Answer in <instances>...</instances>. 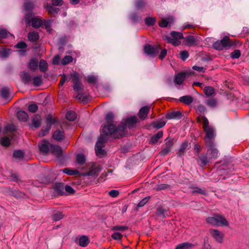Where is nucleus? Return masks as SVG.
Returning <instances> with one entry per match:
<instances>
[{"label": "nucleus", "mask_w": 249, "mask_h": 249, "mask_svg": "<svg viewBox=\"0 0 249 249\" xmlns=\"http://www.w3.org/2000/svg\"><path fill=\"white\" fill-rule=\"evenodd\" d=\"M123 126H120L115 129V125L113 124H105L101 129V134L96 143L95 151L97 155H103L104 153L102 149L105 146L106 142L108 140V136L115 139H120L124 136V131Z\"/></svg>", "instance_id": "1"}, {"label": "nucleus", "mask_w": 249, "mask_h": 249, "mask_svg": "<svg viewBox=\"0 0 249 249\" xmlns=\"http://www.w3.org/2000/svg\"><path fill=\"white\" fill-rule=\"evenodd\" d=\"M123 126H120L115 129V125L113 124H105L101 129V134L96 143L95 151L97 155H103L104 153L102 149L105 146L106 142L108 140V136L115 139H120L124 136V131Z\"/></svg>", "instance_id": "2"}, {"label": "nucleus", "mask_w": 249, "mask_h": 249, "mask_svg": "<svg viewBox=\"0 0 249 249\" xmlns=\"http://www.w3.org/2000/svg\"><path fill=\"white\" fill-rule=\"evenodd\" d=\"M232 44L229 37L225 36L222 39L215 42L213 44V47L215 50H222L225 48H229Z\"/></svg>", "instance_id": "3"}, {"label": "nucleus", "mask_w": 249, "mask_h": 249, "mask_svg": "<svg viewBox=\"0 0 249 249\" xmlns=\"http://www.w3.org/2000/svg\"><path fill=\"white\" fill-rule=\"evenodd\" d=\"M137 123V118L136 116H134L129 118H128L126 119L125 122L122 123L121 124H119L117 126L115 125V129H118L120 126H123L124 128V136H125L128 133L127 131V128H129V129L133 128L135 125Z\"/></svg>", "instance_id": "4"}, {"label": "nucleus", "mask_w": 249, "mask_h": 249, "mask_svg": "<svg viewBox=\"0 0 249 249\" xmlns=\"http://www.w3.org/2000/svg\"><path fill=\"white\" fill-rule=\"evenodd\" d=\"M206 221L213 225L216 226H228V222L223 217L218 215H215L213 217H209L206 218Z\"/></svg>", "instance_id": "5"}, {"label": "nucleus", "mask_w": 249, "mask_h": 249, "mask_svg": "<svg viewBox=\"0 0 249 249\" xmlns=\"http://www.w3.org/2000/svg\"><path fill=\"white\" fill-rule=\"evenodd\" d=\"M205 133V142L206 145H211L214 142V139L216 136L214 128L213 126L204 129Z\"/></svg>", "instance_id": "6"}, {"label": "nucleus", "mask_w": 249, "mask_h": 249, "mask_svg": "<svg viewBox=\"0 0 249 249\" xmlns=\"http://www.w3.org/2000/svg\"><path fill=\"white\" fill-rule=\"evenodd\" d=\"M160 49L159 45L152 46L150 44H146L143 49L144 53L152 57H155L159 53Z\"/></svg>", "instance_id": "7"}, {"label": "nucleus", "mask_w": 249, "mask_h": 249, "mask_svg": "<svg viewBox=\"0 0 249 249\" xmlns=\"http://www.w3.org/2000/svg\"><path fill=\"white\" fill-rule=\"evenodd\" d=\"M208 148L207 154L209 156L211 160L216 159L218 157V151L215 148V143L213 142L211 145H206Z\"/></svg>", "instance_id": "8"}, {"label": "nucleus", "mask_w": 249, "mask_h": 249, "mask_svg": "<svg viewBox=\"0 0 249 249\" xmlns=\"http://www.w3.org/2000/svg\"><path fill=\"white\" fill-rule=\"evenodd\" d=\"M101 170L100 165L96 166L95 164H93L89 168L88 172L85 173L84 176H98L99 173Z\"/></svg>", "instance_id": "9"}, {"label": "nucleus", "mask_w": 249, "mask_h": 249, "mask_svg": "<svg viewBox=\"0 0 249 249\" xmlns=\"http://www.w3.org/2000/svg\"><path fill=\"white\" fill-rule=\"evenodd\" d=\"M14 37V36L7 30L5 29H0V42L4 43L7 42L5 39Z\"/></svg>", "instance_id": "10"}, {"label": "nucleus", "mask_w": 249, "mask_h": 249, "mask_svg": "<svg viewBox=\"0 0 249 249\" xmlns=\"http://www.w3.org/2000/svg\"><path fill=\"white\" fill-rule=\"evenodd\" d=\"M51 144H52L47 140L42 141L41 143L38 145L40 152L44 154H47L49 151H50Z\"/></svg>", "instance_id": "11"}, {"label": "nucleus", "mask_w": 249, "mask_h": 249, "mask_svg": "<svg viewBox=\"0 0 249 249\" xmlns=\"http://www.w3.org/2000/svg\"><path fill=\"white\" fill-rule=\"evenodd\" d=\"M50 152L55 155L57 158H59L62 156V149L60 146L52 144L50 147Z\"/></svg>", "instance_id": "12"}, {"label": "nucleus", "mask_w": 249, "mask_h": 249, "mask_svg": "<svg viewBox=\"0 0 249 249\" xmlns=\"http://www.w3.org/2000/svg\"><path fill=\"white\" fill-rule=\"evenodd\" d=\"M150 106H144L141 108L138 113V116L142 120L145 119L150 109Z\"/></svg>", "instance_id": "13"}, {"label": "nucleus", "mask_w": 249, "mask_h": 249, "mask_svg": "<svg viewBox=\"0 0 249 249\" xmlns=\"http://www.w3.org/2000/svg\"><path fill=\"white\" fill-rule=\"evenodd\" d=\"M207 154H203L199 157L198 162L199 163V165L201 167L206 165L208 163L211 162V159L207 156Z\"/></svg>", "instance_id": "14"}, {"label": "nucleus", "mask_w": 249, "mask_h": 249, "mask_svg": "<svg viewBox=\"0 0 249 249\" xmlns=\"http://www.w3.org/2000/svg\"><path fill=\"white\" fill-rule=\"evenodd\" d=\"M210 232L212 236L218 242L221 243L223 240V234L217 230L211 229Z\"/></svg>", "instance_id": "15"}, {"label": "nucleus", "mask_w": 249, "mask_h": 249, "mask_svg": "<svg viewBox=\"0 0 249 249\" xmlns=\"http://www.w3.org/2000/svg\"><path fill=\"white\" fill-rule=\"evenodd\" d=\"M184 40L189 46H194L197 44L196 38L193 36H187L184 38Z\"/></svg>", "instance_id": "16"}, {"label": "nucleus", "mask_w": 249, "mask_h": 249, "mask_svg": "<svg viewBox=\"0 0 249 249\" xmlns=\"http://www.w3.org/2000/svg\"><path fill=\"white\" fill-rule=\"evenodd\" d=\"M182 113L179 111H172L166 114V118L168 119L179 120L182 118Z\"/></svg>", "instance_id": "17"}, {"label": "nucleus", "mask_w": 249, "mask_h": 249, "mask_svg": "<svg viewBox=\"0 0 249 249\" xmlns=\"http://www.w3.org/2000/svg\"><path fill=\"white\" fill-rule=\"evenodd\" d=\"M65 134L64 131L57 129L53 134V138L58 142L61 141L64 138Z\"/></svg>", "instance_id": "18"}, {"label": "nucleus", "mask_w": 249, "mask_h": 249, "mask_svg": "<svg viewBox=\"0 0 249 249\" xmlns=\"http://www.w3.org/2000/svg\"><path fill=\"white\" fill-rule=\"evenodd\" d=\"M186 77V73L183 72L178 73L175 77V82L178 85H181Z\"/></svg>", "instance_id": "19"}, {"label": "nucleus", "mask_w": 249, "mask_h": 249, "mask_svg": "<svg viewBox=\"0 0 249 249\" xmlns=\"http://www.w3.org/2000/svg\"><path fill=\"white\" fill-rule=\"evenodd\" d=\"M43 24V20H41L38 17H34L31 22L30 25L35 28L40 27Z\"/></svg>", "instance_id": "20"}, {"label": "nucleus", "mask_w": 249, "mask_h": 249, "mask_svg": "<svg viewBox=\"0 0 249 249\" xmlns=\"http://www.w3.org/2000/svg\"><path fill=\"white\" fill-rule=\"evenodd\" d=\"M53 6L54 5H53L52 4L49 3H47L45 6V8L50 15L57 14L60 10L59 8L54 7Z\"/></svg>", "instance_id": "21"}, {"label": "nucleus", "mask_w": 249, "mask_h": 249, "mask_svg": "<svg viewBox=\"0 0 249 249\" xmlns=\"http://www.w3.org/2000/svg\"><path fill=\"white\" fill-rule=\"evenodd\" d=\"M189 146V143L187 142H182L180 145L179 149L177 153V155L178 157H182L184 155L185 151L187 149Z\"/></svg>", "instance_id": "22"}, {"label": "nucleus", "mask_w": 249, "mask_h": 249, "mask_svg": "<svg viewBox=\"0 0 249 249\" xmlns=\"http://www.w3.org/2000/svg\"><path fill=\"white\" fill-rule=\"evenodd\" d=\"M28 38L30 41L36 42L39 38L38 33L34 31L30 32L28 35Z\"/></svg>", "instance_id": "23"}, {"label": "nucleus", "mask_w": 249, "mask_h": 249, "mask_svg": "<svg viewBox=\"0 0 249 249\" xmlns=\"http://www.w3.org/2000/svg\"><path fill=\"white\" fill-rule=\"evenodd\" d=\"M54 191L60 196H62L64 194V184L62 183H57L54 187Z\"/></svg>", "instance_id": "24"}, {"label": "nucleus", "mask_w": 249, "mask_h": 249, "mask_svg": "<svg viewBox=\"0 0 249 249\" xmlns=\"http://www.w3.org/2000/svg\"><path fill=\"white\" fill-rule=\"evenodd\" d=\"M41 124V117L39 115L36 114L32 119V125L36 128H38Z\"/></svg>", "instance_id": "25"}, {"label": "nucleus", "mask_w": 249, "mask_h": 249, "mask_svg": "<svg viewBox=\"0 0 249 249\" xmlns=\"http://www.w3.org/2000/svg\"><path fill=\"white\" fill-rule=\"evenodd\" d=\"M173 22V18L172 17H169L167 19L162 18L159 24L160 27L165 28L169 24H170Z\"/></svg>", "instance_id": "26"}, {"label": "nucleus", "mask_w": 249, "mask_h": 249, "mask_svg": "<svg viewBox=\"0 0 249 249\" xmlns=\"http://www.w3.org/2000/svg\"><path fill=\"white\" fill-rule=\"evenodd\" d=\"M11 53L10 49L4 48L2 46H0V57L7 58L9 56Z\"/></svg>", "instance_id": "27"}, {"label": "nucleus", "mask_w": 249, "mask_h": 249, "mask_svg": "<svg viewBox=\"0 0 249 249\" xmlns=\"http://www.w3.org/2000/svg\"><path fill=\"white\" fill-rule=\"evenodd\" d=\"M165 124L166 121L160 119L157 121H154L152 123L151 125L154 128L160 129L163 127Z\"/></svg>", "instance_id": "28"}, {"label": "nucleus", "mask_w": 249, "mask_h": 249, "mask_svg": "<svg viewBox=\"0 0 249 249\" xmlns=\"http://www.w3.org/2000/svg\"><path fill=\"white\" fill-rule=\"evenodd\" d=\"M163 136V131H160L156 135H153L150 140V143L152 144H155L157 143L159 139L162 138Z\"/></svg>", "instance_id": "29"}, {"label": "nucleus", "mask_w": 249, "mask_h": 249, "mask_svg": "<svg viewBox=\"0 0 249 249\" xmlns=\"http://www.w3.org/2000/svg\"><path fill=\"white\" fill-rule=\"evenodd\" d=\"M89 243V237L86 235H82L79 238V245L83 247H86Z\"/></svg>", "instance_id": "30"}, {"label": "nucleus", "mask_w": 249, "mask_h": 249, "mask_svg": "<svg viewBox=\"0 0 249 249\" xmlns=\"http://www.w3.org/2000/svg\"><path fill=\"white\" fill-rule=\"evenodd\" d=\"M192 194H200L201 195H203L205 196L207 195V191L206 188H200L199 187H193V190L192 191Z\"/></svg>", "instance_id": "31"}, {"label": "nucleus", "mask_w": 249, "mask_h": 249, "mask_svg": "<svg viewBox=\"0 0 249 249\" xmlns=\"http://www.w3.org/2000/svg\"><path fill=\"white\" fill-rule=\"evenodd\" d=\"M194 245L189 242H184L178 245L175 249H190L193 247Z\"/></svg>", "instance_id": "32"}, {"label": "nucleus", "mask_w": 249, "mask_h": 249, "mask_svg": "<svg viewBox=\"0 0 249 249\" xmlns=\"http://www.w3.org/2000/svg\"><path fill=\"white\" fill-rule=\"evenodd\" d=\"M179 100L186 105H190L193 101L192 97L190 95L181 96L179 98Z\"/></svg>", "instance_id": "33"}, {"label": "nucleus", "mask_w": 249, "mask_h": 249, "mask_svg": "<svg viewBox=\"0 0 249 249\" xmlns=\"http://www.w3.org/2000/svg\"><path fill=\"white\" fill-rule=\"evenodd\" d=\"M17 117L19 120L25 122L27 120L28 115L25 111L19 110L17 112Z\"/></svg>", "instance_id": "34"}, {"label": "nucleus", "mask_w": 249, "mask_h": 249, "mask_svg": "<svg viewBox=\"0 0 249 249\" xmlns=\"http://www.w3.org/2000/svg\"><path fill=\"white\" fill-rule=\"evenodd\" d=\"M22 81L25 84H28L32 80V77L26 71H23L21 74Z\"/></svg>", "instance_id": "35"}, {"label": "nucleus", "mask_w": 249, "mask_h": 249, "mask_svg": "<svg viewBox=\"0 0 249 249\" xmlns=\"http://www.w3.org/2000/svg\"><path fill=\"white\" fill-rule=\"evenodd\" d=\"M157 214L161 217L165 218L168 216V212L162 207H159L157 209Z\"/></svg>", "instance_id": "36"}, {"label": "nucleus", "mask_w": 249, "mask_h": 249, "mask_svg": "<svg viewBox=\"0 0 249 249\" xmlns=\"http://www.w3.org/2000/svg\"><path fill=\"white\" fill-rule=\"evenodd\" d=\"M39 70L41 72H45L48 70V64L46 61L41 59L39 64Z\"/></svg>", "instance_id": "37"}, {"label": "nucleus", "mask_w": 249, "mask_h": 249, "mask_svg": "<svg viewBox=\"0 0 249 249\" xmlns=\"http://www.w3.org/2000/svg\"><path fill=\"white\" fill-rule=\"evenodd\" d=\"M214 89L212 87H206L204 88V92L206 95L212 96L214 95Z\"/></svg>", "instance_id": "38"}, {"label": "nucleus", "mask_w": 249, "mask_h": 249, "mask_svg": "<svg viewBox=\"0 0 249 249\" xmlns=\"http://www.w3.org/2000/svg\"><path fill=\"white\" fill-rule=\"evenodd\" d=\"M73 89L76 92H82L84 90V86L81 81L74 83L73 86Z\"/></svg>", "instance_id": "39"}, {"label": "nucleus", "mask_w": 249, "mask_h": 249, "mask_svg": "<svg viewBox=\"0 0 249 249\" xmlns=\"http://www.w3.org/2000/svg\"><path fill=\"white\" fill-rule=\"evenodd\" d=\"M64 217V215L62 214V212L60 211H57L54 213L52 215V219L54 221H57L62 219Z\"/></svg>", "instance_id": "40"}, {"label": "nucleus", "mask_w": 249, "mask_h": 249, "mask_svg": "<svg viewBox=\"0 0 249 249\" xmlns=\"http://www.w3.org/2000/svg\"><path fill=\"white\" fill-rule=\"evenodd\" d=\"M33 84L36 86H39L42 83V76L41 75H37L33 78Z\"/></svg>", "instance_id": "41"}, {"label": "nucleus", "mask_w": 249, "mask_h": 249, "mask_svg": "<svg viewBox=\"0 0 249 249\" xmlns=\"http://www.w3.org/2000/svg\"><path fill=\"white\" fill-rule=\"evenodd\" d=\"M0 95L1 97L4 99H7L9 98V90L7 87H5L2 89Z\"/></svg>", "instance_id": "42"}, {"label": "nucleus", "mask_w": 249, "mask_h": 249, "mask_svg": "<svg viewBox=\"0 0 249 249\" xmlns=\"http://www.w3.org/2000/svg\"><path fill=\"white\" fill-rule=\"evenodd\" d=\"M13 157L19 160L22 159L24 158V153L20 150H15L13 154Z\"/></svg>", "instance_id": "43"}, {"label": "nucleus", "mask_w": 249, "mask_h": 249, "mask_svg": "<svg viewBox=\"0 0 249 249\" xmlns=\"http://www.w3.org/2000/svg\"><path fill=\"white\" fill-rule=\"evenodd\" d=\"M29 67L31 70H36L38 67L37 61L35 59H31L29 63Z\"/></svg>", "instance_id": "44"}, {"label": "nucleus", "mask_w": 249, "mask_h": 249, "mask_svg": "<svg viewBox=\"0 0 249 249\" xmlns=\"http://www.w3.org/2000/svg\"><path fill=\"white\" fill-rule=\"evenodd\" d=\"M156 21V18L155 17H146L145 18V24L149 26H153Z\"/></svg>", "instance_id": "45"}, {"label": "nucleus", "mask_w": 249, "mask_h": 249, "mask_svg": "<svg viewBox=\"0 0 249 249\" xmlns=\"http://www.w3.org/2000/svg\"><path fill=\"white\" fill-rule=\"evenodd\" d=\"M206 104L211 107H214L217 106V103L215 99L211 98L206 101Z\"/></svg>", "instance_id": "46"}, {"label": "nucleus", "mask_w": 249, "mask_h": 249, "mask_svg": "<svg viewBox=\"0 0 249 249\" xmlns=\"http://www.w3.org/2000/svg\"><path fill=\"white\" fill-rule=\"evenodd\" d=\"M165 39L167 40L168 43L172 44L175 46H178L180 44L181 42L178 39H173L169 36H165Z\"/></svg>", "instance_id": "47"}, {"label": "nucleus", "mask_w": 249, "mask_h": 249, "mask_svg": "<svg viewBox=\"0 0 249 249\" xmlns=\"http://www.w3.org/2000/svg\"><path fill=\"white\" fill-rule=\"evenodd\" d=\"M173 39H179L183 38L182 33L175 31H172L170 33Z\"/></svg>", "instance_id": "48"}, {"label": "nucleus", "mask_w": 249, "mask_h": 249, "mask_svg": "<svg viewBox=\"0 0 249 249\" xmlns=\"http://www.w3.org/2000/svg\"><path fill=\"white\" fill-rule=\"evenodd\" d=\"M62 171L64 173L70 176L75 175L78 173V172L76 170H71L68 168H64L62 170Z\"/></svg>", "instance_id": "49"}, {"label": "nucleus", "mask_w": 249, "mask_h": 249, "mask_svg": "<svg viewBox=\"0 0 249 249\" xmlns=\"http://www.w3.org/2000/svg\"><path fill=\"white\" fill-rule=\"evenodd\" d=\"M66 118L71 121H73L76 119V114L74 111H69L66 114Z\"/></svg>", "instance_id": "50"}, {"label": "nucleus", "mask_w": 249, "mask_h": 249, "mask_svg": "<svg viewBox=\"0 0 249 249\" xmlns=\"http://www.w3.org/2000/svg\"><path fill=\"white\" fill-rule=\"evenodd\" d=\"M86 161V158L85 156L83 154H78L76 156V161L80 165H83L84 164Z\"/></svg>", "instance_id": "51"}, {"label": "nucleus", "mask_w": 249, "mask_h": 249, "mask_svg": "<svg viewBox=\"0 0 249 249\" xmlns=\"http://www.w3.org/2000/svg\"><path fill=\"white\" fill-rule=\"evenodd\" d=\"M46 122V125H48V128H49V127H51L52 125L56 123V120L55 118H53L52 116L49 115L47 118Z\"/></svg>", "instance_id": "52"}, {"label": "nucleus", "mask_w": 249, "mask_h": 249, "mask_svg": "<svg viewBox=\"0 0 249 249\" xmlns=\"http://www.w3.org/2000/svg\"><path fill=\"white\" fill-rule=\"evenodd\" d=\"M34 17H33L32 13L31 12H28L25 14L24 17V19L27 23V24L29 25H30L31 21L32 20V18H33Z\"/></svg>", "instance_id": "53"}, {"label": "nucleus", "mask_w": 249, "mask_h": 249, "mask_svg": "<svg viewBox=\"0 0 249 249\" xmlns=\"http://www.w3.org/2000/svg\"><path fill=\"white\" fill-rule=\"evenodd\" d=\"M73 60L72 56L70 55H66L61 60V64L63 65H66L71 62Z\"/></svg>", "instance_id": "54"}, {"label": "nucleus", "mask_w": 249, "mask_h": 249, "mask_svg": "<svg viewBox=\"0 0 249 249\" xmlns=\"http://www.w3.org/2000/svg\"><path fill=\"white\" fill-rule=\"evenodd\" d=\"M10 177L11 179L14 181L18 182L21 180L20 176L17 173H11Z\"/></svg>", "instance_id": "55"}, {"label": "nucleus", "mask_w": 249, "mask_h": 249, "mask_svg": "<svg viewBox=\"0 0 249 249\" xmlns=\"http://www.w3.org/2000/svg\"><path fill=\"white\" fill-rule=\"evenodd\" d=\"M130 18L134 22H139L142 20V17L136 13L132 14Z\"/></svg>", "instance_id": "56"}, {"label": "nucleus", "mask_w": 249, "mask_h": 249, "mask_svg": "<svg viewBox=\"0 0 249 249\" xmlns=\"http://www.w3.org/2000/svg\"><path fill=\"white\" fill-rule=\"evenodd\" d=\"M71 78L72 82L73 83L80 81V75L79 73L76 72H74L71 74Z\"/></svg>", "instance_id": "57"}, {"label": "nucleus", "mask_w": 249, "mask_h": 249, "mask_svg": "<svg viewBox=\"0 0 249 249\" xmlns=\"http://www.w3.org/2000/svg\"><path fill=\"white\" fill-rule=\"evenodd\" d=\"M135 4L137 8L140 9L145 6L146 2L145 0H136Z\"/></svg>", "instance_id": "58"}, {"label": "nucleus", "mask_w": 249, "mask_h": 249, "mask_svg": "<svg viewBox=\"0 0 249 249\" xmlns=\"http://www.w3.org/2000/svg\"><path fill=\"white\" fill-rule=\"evenodd\" d=\"M231 57L233 59H237L241 56V52L239 50H235L233 52L231 53Z\"/></svg>", "instance_id": "59"}, {"label": "nucleus", "mask_w": 249, "mask_h": 249, "mask_svg": "<svg viewBox=\"0 0 249 249\" xmlns=\"http://www.w3.org/2000/svg\"><path fill=\"white\" fill-rule=\"evenodd\" d=\"M199 117H201L203 120V129L211 126V125H209V121L205 116L203 115H200Z\"/></svg>", "instance_id": "60"}, {"label": "nucleus", "mask_w": 249, "mask_h": 249, "mask_svg": "<svg viewBox=\"0 0 249 249\" xmlns=\"http://www.w3.org/2000/svg\"><path fill=\"white\" fill-rule=\"evenodd\" d=\"M38 109V107L35 103L32 104L28 106V110L32 113H35Z\"/></svg>", "instance_id": "61"}, {"label": "nucleus", "mask_w": 249, "mask_h": 249, "mask_svg": "<svg viewBox=\"0 0 249 249\" xmlns=\"http://www.w3.org/2000/svg\"><path fill=\"white\" fill-rule=\"evenodd\" d=\"M24 7L25 10L28 12H31L34 8V5L31 2H26L24 3Z\"/></svg>", "instance_id": "62"}, {"label": "nucleus", "mask_w": 249, "mask_h": 249, "mask_svg": "<svg viewBox=\"0 0 249 249\" xmlns=\"http://www.w3.org/2000/svg\"><path fill=\"white\" fill-rule=\"evenodd\" d=\"M150 196H146L141 200L137 205L138 207H142L149 200Z\"/></svg>", "instance_id": "63"}, {"label": "nucleus", "mask_w": 249, "mask_h": 249, "mask_svg": "<svg viewBox=\"0 0 249 249\" xmlns=\"http://www.w3.org/2000/svg\"><path fill=\"white\" fill-rule=\"evenodd\" d=\"M1 143L2 145L7 147L10 144V139L6 137H3L1 139Z\"/></svg>", "instance_id": "64"}]
</instances>
